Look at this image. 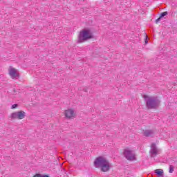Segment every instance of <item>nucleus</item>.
<instances>
[{
    "instance_id": "obj_13",
    "label": "nucleus",
    "mask_w": 177,
    "mask_h": 177,
    "mask_svg": "<svg viewBox=\"0 0 177 177\" xmlns=\"http://www.w3.org/2000/svg\"><path fill=\"white\" fill-rule=\"evenodd\" d=\"M17 106H18L17 104H14L12 105L11 109H17Z\"/></svg>"
},
{
    "instance_id": "obj_7",
    "label": "nucleus",
    "mask_w": 177,
    "mask_h": 177,
    "mask_svg": "<svg viewBox=\"0 0 177 177\" xmlns=\"http://www.w3.org/2000/svg\"><path fill=\"white\" fill-rule=\"evenodd\" d=\"M8 73L9 75L13 80H17V78H19V72L16 70V68L10 66L8 69Z\"/></svg>"
},
{
    "instance_id": "obj_1",
    "label": "nucleus",
    "mask_w": 177,
    "mask_h": 177,
    "mask_svg": "<svg viewBox=\"0 0 177 177\" xmlns=\"http://www.w3.org/2000/svg\"><path fill=\"white\" fill-rule=\"evenodd\" d=\"M94 167L100 168L102 172H107L111 169V164L106 158L99 156L94 161Z\"/></svg>"
},
{
    "instance_id": "obj_3",
    "label": "nucleus",
    "mask_w": 177,
    "mask_h": 177,
    "mask_svg": "<svg viewBox=\"0 0 177 177\" xmlns=\"http://www.w3.org/2000/svg\"><path fill=\"white\" fill-rule=\"evenodd\" d=\"M91 38H93L92 31L89 29H84L78 35V42L81 44L82 42H85V41H88V39H91Z\"/></svg>"
},
{
    "instance_id": "obj_9",
    "label": "nucleus",
    "mask_w": 177,
    "mask_h": 177,
    "mask_svg": "<svg viewBox=\"0 0 177 177\" xmlns=\"http://www.w3.org/2000/svg\"><path fill=\"white\" fill-rule=\"evenodd\" d=\"M154 129H149V130H145L144 131V136H151L153 133H154Z\"/></svg>"
},
{
    "instance_id": "obj_15",
    "label": "nucleus",
    "mask_w": 177,
    "mask_h": 177,
    "mask_svg": "<svg viewBox=\"0 0 177 177\" xmlns=\"http://www.w3.org/2000/svg\"><path fill=\"white\" fill-rule=\"evenodd\" d=\"M41 177H49L48 176H46V175H44V176H42L41 175Z\"/></svg>"
},
{
    "instance_id": "obj_2",
    "label": "nucleus",
    "mask_w": 177,
    "mask_h": 177,
    "mask_svg": "<svg viewBox=\"0 0 177 177\" xmlns=\"http://www.w3.org/2000/svg\"><path fill=\"white\" fill-rule=\"evenodd\" d=\"M145 102H146V106L147 109H157L160 106V99L158 97H151L150 95H144L142 96Z\"/></svg>"
},
{
    "instance_id": "obj_12",
    "label": "nucleus",
    "mask_w": 177,
    "mask_h": 177,
    "mask_svg": "<svg viewBox=\"0 0 177 177\" xmlns=\"http://www.w3.org/2000/svg\"><path fill=\"white\" fill-rule=\"evenodd\" d=\"M174 167L173 165H170L169 166V174H172L174 172Z\"/></svg>"
},
{
    "instance_id": "obj_10",
    "label": "nucleus",
    "mask_w": 177,
    "mask_h": 177,
    "mask_svg": "<svg viewBox=\"0 0 177 177\" xmlns=\"http://www.w3.org/2000/svg\"><path fill=\"white\" fill-rule=\"evenodd\" d=\"M155 174H156V175L159 176H164V170H162V169H158L155 170Z\"/></svg>"
},
{
    "instance_id": "obj_5",
    "label": "nucleus",
    "mask_w": 177,
    "mask_h": 177,
    "mask_svg": "<svg viewBox=\"0 0 177 177\" xmlns=\"http://www.w3.org/2000/svg\"><path fill=\"white\" fill-rule=\"evenodd\" d=\"M64 115H65V118L67 120H74L77 113H75V110L74 109L69 108L66 109L64 112Z\"/></svg>"
},
{
    "instance_id": "obj_16",
    "label": "nucleus",
    "mask_w": 177,
    "mask_h": 177,
    "mask_svg": "<svg viewBox=\"0 0 177 177\" xmlns=\"http://www.w3.org/2000/svg\"><path fill=\"white\" fill-rule=\"evenodd\" d=\"M147 43H148L147 39H146V40H145V44H147Z\"/></svg>"
},
{
    "instance_id": "obj_11",
    "label": "nucleus",
    "mask_w": 177,
    "mask_h": 177,
    "mask_svg": "<svg viewBox=\"0 0 177 177\" xmlns=\"http://www.w3.org/2000/svg\"><path fill=\"white\" fill-rule=\"evenodd\" d=\"M167 15H168V12H162L160 15V17L156 19V23H158V21H160L161 19H162V17H164L165 16H167Z\"/></svg>"
},
{
    "instance_id": "obj_6",
    "label": "nucleus",
    "mask_w": 177,
    "mask_h": 177,
    "mask_svg": "<svg viewBox=\"0 0 177 177\" xmlns=\"http://www.w3.org/2000/svg\"><path fill=\"white\" fill-rule=\"evenodd\" d=\"M124 155L127 160H129V161H135L136 160V156L133 151L129 150V149H126L124 150Z\"/></svg>"
},
{
    "instance_id": "obj_14",
    "label": "nucleus",
    "mask_w": 177,
    "mask_h": 177,
    "mask_svg": "<svg viewBox=\"0 0 177 177\" xmlns=\"http://www.w3.org/2000/svg\"><path fill=\"white\" fill-rule=\"evenodd\" d=\"M41 176H42V175H41V174H36L33 177H41Z\"/></svg>"
},
{
    "instance_id": "obj_8",
    "label": "nucleus",
    "mask_w": 177,
    "mask_h": 177,
    "mask_svg": "<svg viewBox=\"0 0 177 177\" xmlns=\"http://www.w3.org/2000/svg\"><path fill=\"white\" fill-rule=\"evenodd\" d=\"M149 153L151 157H156L157 154H160V149L157 148V146H156V144L152 143L151 145V149L149 151Z\"/></svg>"
},
{
    "instance_id": "obj_4",
    "label": "nucleus",
    "mask_w": 177,
    "mask_h": 177,
    "mask_svg": "<svg viewBox=\"0 0 177 177\" xmlns=\"http://www.w3.org/2000/svg\"><path fill=\"white\" fill-rule=\"evenodd\" d=\"M26 112L19 111L11 113L10 118L12 120H24V118H26Z\"/></svg>"
}]
</instances>
